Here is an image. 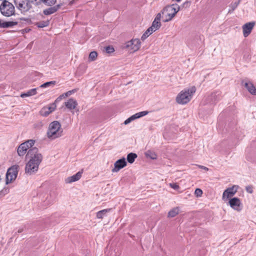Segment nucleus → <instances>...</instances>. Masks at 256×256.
<instances>
[{
	"instance_id": "f257e3e1",
	"label": "nucleus",
	"mask_w": 256,
	"mask_h": 256,
	"mask_svg": "<svg viewBox=\"0 0 256 256\" xmlns=\"http://www.w3.org/2000/svg\"><path fill=\"white\" fill-rule=\"evenodd\" d=\"M26 158L29 160L26 164L25 172L29 175L34 174L38 170L43 159L42 155L37 148L34 147L28 150Z\"/></svg>"
},
{
	"instance_id": "f03ea898",
	"label": "nucleus",
	"mask_w": 256,
	"mask_h": 256,
	"mask_svg": "<svg viewBox=\"0 0 256 256\" xmlns=\"http://www.w3.org/2000/svg\"><path fill=\"white\" fill-rule=\"evenodd\" d=\"M196 91V88L194 86L184 89L177 96L176 98V102L182 104H187L190 100Z\"/></svg>"
},
{
	"instance_id": "7ed1b4c3",
	"label": "nucleus",
	"mask_w": 256,
	"mask_h": 256,
	"mask_svg": "<svg viewBox=\"0 0 256 256\" xmlns=\"http://www.w3.org/2000/svg\"><path fill=\"white\" fill-rule=\"evenodd\" d=\"M62 133L60 123L58 121H54L50 124L46 134L49 139L54 140L61 136Z\"/></svg>"
},
{
	"instance_id": "20e7f679",
	"label": "nucleus",
	"mask_w": 256,
	"mask_h": 256,
	"mask_svg": "<svg viewBox=\"0 0 256 256\" xmlns=\"http://www.w3.org/2000/svg\"><path fill=\"white\" fill-rule=\"evenodd\" d=\"M179 10L180 6L176 4L166 6L162 12V18H164V21L166 22L172 20Z\"/></svg>"
},
{
	"instance_id": "39448f33",
	"label": "nucleus",
	"mask_w": 256,
	"mask_h": 256,
	"mask_svg": "<svg viewBox=\"0 0 256 256\" xmlns=\"http://www.w3.org/2000/svg\"><path fill=\"white\" fill-rule=\"evenodd\" d=\"M0 12L3 16L9 17L15 14V8L11 2L3 0L0 5Z\"/></svg>"
},
{
	"instance_id": "423d86ee",
	"label": "nucleus",
	"mask_w": 256,
	"mask_h": 256,
	"mask_svg": "<svg viewBox=\"0 0 256 256\" xmlns=\"http://www.w3.org/2000/svg\"><path fill=\"white\" fill-rule=\"evenodd\" d=\"M20 166L18 165H13L9 168L6 176V184H8L14 182L17 178Z\"/></svg>"
},
{
	"instance_id": "0eeeda50",
	"label": "nucleus",
	"mask_w": 256,
	"mask_h": 256,
	"mask_svg": "<svg viewBox=\"0 0 256 256\" xmlns=\"http://www.w3.org/2000/svg\"><path fill=\"white\" fill-rule=\"evenodd\" d=\"M14 4L16 8L24 14L32 8L30 0H14Z\"/></svg>"
},
{
	"instance_id": "6e6552de",
	"label": "nucleus",
	"mask_w": 256,
	"mask_h": 256,
	"mask_svg": "<svg viewBox=\"0 0 256 256\" xmlns=\"http://www.w3.org/2000/svg\"><path fill=\"white\" fill-rule=\"evenodd\" d=\"M36 141L34 140H28L21 144L18 148L17 152L19 156H22L27 150L31 149L34 144Z\"/></svg>"
},
{
	"instance_id": "1a4fd4ad",
	"label": "nucleus",
	"mask_w": 256,
	"mask_h": 256,
	"mask_svg": "<svg viewBox=\"0 0 256 256\" xmlns=\"http://www.w3.org/2000/svg\"><path fill=\"white\" fill-rule=\"evenodd\" d=\"M140 46V42L138 38L132 39L126 43L125 48L129 50L134 52L139 50Z\"/></svg>"
},
{
	"instance_id": "9d476101",
	"label": "nucleus",
	"mask_w": 256,
	"mask_h": 256,
	"mask_svg": "<svg viewBox=\"0 0 256 256\" xmlns=\"http://www.w3.org/2000/svg\"><path fill=\"white\" fill-rule=\"evenodd\" d=\"M239 186L238 185H234L232 187L228 188L223 192L222 199L224 200L233 196L238 191Z\"/></svg>"
},
{
	"instance_id": "9b49d317",
	"label": "nucleus",
	"mask_w": 256,
	"mask_h": 256,
	"mask_svg": "<svg viewBox=\"0 0 256 256\" xmlns=\"http://www.w3.org/2000/svg\"><path fill=\"white\" fill-rule=\"evenodd\" d=\"M229 204L234 210L240 212L242 209V204L240 198H233L229 200Z\"/></svg>"
},
{
	"instance_id": "f8f14e48",
	"label": "nucleus",
	"mask_w": 256,
	"mask_h": 256,
	"mask_svg": "<svg viewBox=\"0 0 256 256\" xmlns=\"http://www.w3.org/2000/svg\"><path fill=\"white\" fill-rule=\"evenodd\" d=\"M126 162L124 158L116 160L114 164V168L112 169V172H118L120 169L124 168L126 166Z\"/></svg>"
},
{
	"instance_id": "ddd939ff",
	"label": "nucleus",
	"mask_w": 256,
	"mask_h": 256,
	"mask_svg": "<svg viewBox=\"0 0 256 256\" xmlns=\"http://www.w3.org/2000/svg\"><path fill=\"white\" fill-rule=\"evenodd\" d=\"M161 18V14L158 13L156 16L154 20L153 21L152 23V25L149 28L151 32H155L156 30L158 29L160 26V20Z\"/></svg>"
},
{
	"instance_id": "4468645a",
	"label": "nucleus",
	"mask_w": 256,
	"mask_h": 256,
	"mask_svg": "<svg viewBox=\"0 0 256 256\" xmlns=\"http://www.w3.org/2000/svg\"><path fill=\"white\" fill-rule=\"evenodd\" d=\"M254 24V22H250L242 26L243 34L244 37H247L250 34Z\"/></svg>"
},
{
	"instance_id": "2eb2a0df",
	"label": "nucleus",
	"mask_w": 256,
	"mask_h": 256,
	"mask_svg": "<svg viewBox=\"0 0 256 256\" xmlns=\"http://www.w3.org/2000/svg\"><path fill=\"white\" fill-rule=\"evenodd\" d=\"M82 172H78L75 174H74L71 176L67 178L65 180V182L66 184H70V183L74 182H76V181L79 180L80 178L82 177Z\"/></svg>"
},
{
	"instance_id": "dca6fc26",
	"label": "nucleus",
	"mask_w": 256,
	"mask_h": 256,
	"mask_svg": "<svg viewBox=\"0 0 256 256\" xmlns=\"http://www.w3.org/2000/svg\"><path fill=\"white\" fill-rule=\"evenodd\" d=\"M61 4H57L54 6L50 7L48 8L45 9L43 10V13L44 15L48 16L54 14L57 12L60 8Z\"/></svg>"
},
{
	"instance_id": "f3484780",
	"label": "nucleus",
	"mask_w": 256,
	"mask_h": 256,
	"mask_svg": "<svg viewBox=\"0 0 256 256\" xmlns=\"http://www.w3.org/2000/svg\"><path fill=\"white\" fill-rule=\"evenodd\" d=\"M78 105L77 102L74 98H70L65 102L66 106L69 110H74L76 108Z\"/></svg>"
},
{
	"instance_id": "a211bd4d",
	"label": "nucleus",
	"mask_w": 256,
	"mask_h": 256,
	"mask_svg": "<svg viewBox=\"0 0 256 256\" xmlns=\"http://www.w3.org/2000/svg\"><path fill=\"white\" fill-rule=\"evenodd\" d=\"M244 86L252 94L256 95V88L252 82H246Z\"/></svg>"
},
{
	"instance_id": "6ab92c4d",
	"label": "nucleus",
	"mask_w": 256,
	"mask_h": 256,
	"mask_svg": "<svg viewBox=\"0 0 256 256\" xmlns=\"http://www.w3.org/2000/svg\"><path fill=\"white\" fill-rule=\"evenodd\" d=\"M18 24L16 22H2V20L0 19V28H8L12 27L14 26H16Z\"/></svg>"
},
{
	"instance_id": "aec40b11",
	"label": "nucleus",
	"mask_w": 256,
	"mask_h": 256,
	"mask_svg": "<svg viewBox=\"0 0 256 256\" xmlns=\"http://www.w3.org/2000/svg\"><path fill=\"white\" fill-rule=\"evenodd\" d=\"M38 88H32L31 90H28L26 92L22 93L20 94V97L23 98L24 97H28L34 96L36 94V90H38Z\"/></svg>"
},
{
	"instance_id": "412c9836",
	"label": "nucleus",
	"mask_w": 256,
	"mask_h": 256,
	"mask_svg": "<svg viewBox=\"0 0 256 256\" xmlns=\"http://www.w3.org/2000/svg\"><path fill=\"white\" fill-rule=\"evenodd\" d=\"M112 208L104 209L96 213V217L98 218H102L104 216H106L107 214L110 212Z\"/></svg>"
},
{
	"instance_id": "4be33fe9",
	"label": "nucleus",
	"mask_w": 256,
	"mask_h": 256,
	"mask_svg": "<svg viewBox=\"0 0 256 256\" xmlns=\"http://www.w3.org/2000/svg\"><path fill=\"white\" fill-rule=\"evenodd\" d=\"M76 92L75 90H69L65 93H64L62 94L60 96L55 100V102H58L61 100L63 98L68 97L74 93Z\"/></svg>"
},
{
	"instance_id": "5701e85b",
	"label": "nucleus",
	"mask_w": 256,
	"mask_h": 256,
	"mask_svg": "<svg viewBox=\"0 0 256 256\" xmlns=\"http://www.w3.org/2000/svg\"><path fill=\"white\" fill-rule=\"evenodd\" d=\"M180 209L178 207H176L172 209L168 213V217L174 218L178 214Z\"/></svg>"
},
{
	"instance_id": "b1692460",
	"label": "nucleus",
	"mask_w": 256,
	"mask_h": 256,
	"mask_svg": "<svg viewBox=\"0 0 256 256\" xmlns=\"http://www.w3.org/2000/svg\"><path fill=\"white\" fill-rule=\"evenodd\" d=\"M138 157V156L136 154L130 152L128 154L127 156V161L130 164H132L134 160L135 159Z\"/></svg>"
},
{
	"instance_id": "393cba45",
	"label": "nucleus",
	"mask_w": 256,
	"mask_h": 256,
	"mask_svg": "<svg viewBox=\"0 0 256 256\" xmlns=\"http://www.w3.org/2000/svg\"><path fill=\"white\" fill-rule=\"evenodd\" d=\"M240 0H238V1H237V2H232L230 5L229 6L230 8V9L228 10V14L232 13L233 11H234L236 10V8L238 7V4H240Z\"/></svg>"
},
{
	"instance_id": "a878e982",
	"label": "nucleus",
	"mask_w": 256,
	"mask_h": 256,
	"mask_svg": "<svg viewBox=\"0 0 256 256\" xmlns=\"http://www.w3.org/2000/svg\"><path fill=\"white\" fill-rule=\"evenodd\" d=\"M49 24H50L49 20L42 21V22H38L36 24V26L38 28H42L46 27V26H48Z\"/></svg>"
},
{
	"instance_id": "bb28decb",
	"label": "nucleus",
	"mask_w": 256,
	"mask_h": 256,
	"mask_svg": "<svg viewBox=\"0 0 256 256\" xmlns=\"http://www.w3.org/2000/svg\"><path fill=\"white\" fill-rule=\"evenodd\" d=\"M56 84V82L54 81V80L48 82H46L43 84H42L40 86V87L42 88H46L49 87L50 86H53L55 85Z\"/></svg>"
},
{
	"instance_id": "cd10ccee",
	"label": "nucleus",
	"mask_w": 256,
	"mask_h": 256,
	"mask_svg": "<svg viewBox=\"0 0 256 256\" xmlns=\"http://www.w3.org/2000/svg\"><path fill=\"white\" fill-rule=\"evenodd\" d=\"M98 56V53L96 51H93L90 52L88 56V59L90 61H94L96 60Z\"/></svg>"
},
{
	"instance_id": "c85d7f7f",
	"label": "nucleus",
	"mask_w": 256,
	"mask_h": 256,
	"mask_svg": "<svg viewBox=\"0 0 256 256\" xmlns=\"http://www.w3.org/2000/svg\"><path fill=\"white\" fill-rule=\"evenodd\" d=\"M56 0H42V4L48 6H52L56 4Z\"/></svg>"
},
{
	"instance_id": "c756f323",
	"label": "nucleus",
	"mask_w": 256,
	"mask_h": 256,
	"mask_svg": "<svg viewBox=\"0 0 256 256\" xmlns=\"http://www.w3.org/2000/svg\"><path fill=\"white\" fill-rule=\"evenodd\" d=\"M153 32H151L150 30L148 28L146 32L142 35L141 40H146L150 34H151Z\"/></svg>"
},
{
	"instance_id": "7c9ffc66",
	"label": "nucleus",
	"mask_w": 256,
	"mask_h": 256,
	"mask_svg": "<svg viewBox=\"0 0 256 256\" xmlns=\"http://www.w3.org/2000/svg\"><path fill=\"white\" fill-rule=\"evenodd\" d=\"M56 102H54V103L50 104V105L48 106H44L48 110V111H50V113L52 112L54 110L56 109Z\"/></svg>"
},
{
	"instance_id": "2f4dec72",
	"label": "nucleus",
	"mask_w": 256,
	"mask_h": 256,
	"mask_svg": "<svg viewBox=\"0 0 256 256\" xmlns=\"http://www.w3.org/2000/svg\"><path fill=\"white\" fill-rule=\"evenodd\" d=\"M146 155L147 157H149L152 160L156 159L157 158V156L154 152H152L150 150L147 151L146 152Z\"/></svg>"
},
{
	"instance_id": "473e14b6",
	"label": "nucleus",
	"mask_w": 256,
	"mask_h": 256,
	"mask_svg": "<svg viewBox=\"0 0 256 256\" xmlns=\"http://www.w3.org/2000/svg\"><path fill=\"white\" fill-rule=\"evenodd\" d=\"M148 111H142V112H140L136 113L134 115L136 119H137V118H139L142 116H146L147 114H148Z\"/></svg>"
},
{
	"instance_id": "72a5a7b5",
	"label": "nucleus",
	"mask_w": 256,
	"mask_h": 256,
	"mask_svg": "<svg viewBox=\"0 0 256 256\" xmlns=\"http://www.w3.org/2000/svg\"><path fill=\"white\" fill-rule=\"evenodd\" d=\"M40 114L42 116H48L49 114H50V111H48L47 109L44 107L40 111Z\"/></svg>"
},
{
	"instance_id": "f704fd0d",
	"label": "nucleus",
	"mask_w": 256,
	"mask_h": 256,
	"mask_svg": "<svg viewBox=\"0 0 256 256\" xmlns=\"http://www.w3.org/2000/svg\"><path fill=\"white\" fill-rule=\"evenodd\" d=\"M219 94H216V92L212 93L211 95L212 100H214V102H216L220 100V97L218 96Z\"/></svg>"
},
{
	"instance_id": "c9c22d12",
	"label": "nucleus",
	"mask_w": 256,
	"mask_h": 256,
	"mask_svg": "<svg viewBox=\"0 0 256 256\" xmlns=\"http://www.w3.org/2000/svg\"><path fill=\"white\" fill-rule=\"evenodd\" d=\"M194 194L198 197L200 196L202 194V191L200 188H196L194 192Z\"/></svg>"
},
{
	"instance_id": "e433bc0d",
	"label": "nucleus",
	"mask_w": 256,
	"mask_h": 256,
	"mask_svg": "<svg viewBox=\"0 0 256 256\" xmlns=\"http://www.w3.org/2000/svg\"><path fill=\"white\" fill-rule=\"evenodd\" d=\"M105 49H106V52L108 54L112 52L114 50V48L111 46H108L106 47Z\"/></svg>"
},
{
	"instance_id": "4c0bfd02",
	"label": "nucleus",
	"mask_w": 256,
	"mask_h": 256,
	"mask_svg": "<svg viewBox=\"0 0 256 256\" xmlns=\"http://www.w3.org/2000/svg\"><path fill=\"white\" fill-rule=\"evenodd\" d=\"M32 4H34L36 6L42 4V0H30Z\"/></svg>"
},
{
	"instance_id": "58836bf2",
	"label": "nucleus",
	"mask_w": 256,
	"mask_h": 256,
	"mask_svg": "<svg viewBox=\"0 0 256 256\" xmlns=\"http://www.w3.org/2000/svg\"><path fill=\"white\" fill-rule=\"evenodd\" d=\"M170 186L175 190H176L179 188V186L176 184H170Z\"/></svg>"
},
{
	"instance_id": "ea45409f",
	"label": "nucleus",
	"mask_w": 256,
	"mask_h": 256,
	"mask_svg": "<svg viewBox=\"0 0 256 256\" xmlns=\"http://www.w3.org/2000/svg\"><path fill=\"white\" fill-rule=\"evenodd\" d=\"M246 190L250 194H252L253 192L252 188L251 186H247L246 187Z\"/></svg>"
},
{
	"instance_id": "a19ab883",
	"label": "nucleus",
	"mask_w": 256,
	"mask_h": 256,
	"mask_svg": "<svg viewBox=\"0 0 256 256\" xmlns=\"http://www.w3.org/2000/svg\"><path fill=\"white\" fill-rule=\"evenodd\" d=\"M199 168H201V169H202L206 171H208V168L207 167L205 166H201V165H196Z\"/></svg>"
},
{
	"instance_id": "79ce46f5",
	"label": "nucleus",
	"mask_w": 256,
	"mask_h": 256,
	"mask_svg": "<svg viewBox=\"0 0 256 256\" xmlns=\"http://www.w3.org/2000/svg\"><path fill=\"white\" fill-rule=\"evenodd\" d=\"M131 122H132V120H131L130 118H130H128V119H126V120L124 121V124H126H126H128L129 123H130Z\"/></svg>"
},
{
	"instance_id": "37998d69",
	"label": "nucleus",
	"mask_w": 256,
	"mask_h": 256,
	"mask_svg": "<svg viewBox=\"0 0 256 256\" xmlns=\"http://www.w3.org/2000/svg\"><path fill=\"white\" fill-rule=\"evenodd\" d=\"M130 118H131L132 121L136 120V117H135L134 114L132 116H130Z\"/></svg>"
},
{
	"instance_id": "c03bdc74",
	"label": "nucleus",
	"mask_w": 256,
	"mask_h": 256,
	"mask_svg": "<svg viewBox=\"0 0 256 256\" xmlns=\"http://www.w3.org/2000/svg\"><path fill=\"white\" fill-rule=\"evenodd\" d=\"M22 231V230H18V232H21Z\"/></svg>"
},
{
	"instance_id": "a18cd8bd",
	"label": "nucleus",
	"mask_w": 256,
	"mask_h": 256,
	"mask_svg": "<svg viewBox=\"0 0 256 256\" xmlns=\"http://www.w3.org/2000/svg\"><path fill=\"white\" fill-rule=\"evenodd\" d=\"M177 2H180L181 0H175Z\"/></svg>"
}]
</instances>
